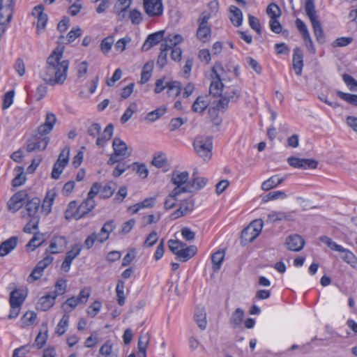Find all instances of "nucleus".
Segmentation results:
<instances>
[{
	"mask_svg": "<svg viewBox=\"0 0 357 357\" xmlns=\"http://www.w3.org/2000/svg\"><path fill=\"white\" fill-rule=\"evenodd\" d=\"M227 73L222 64L216 62L212 68L209 92L214 97H220L216 107L218 110H225L229 102H236L241 97V89L237 86H226Z\"/></svg>",
	"mask_w": 357,
	"mask_h": 357,
	"instance_id": "obj_1",
	"label": "nucleus"
},
{
	"mask_svg": "<svg viewBox=\"0 0 357 357\" xmlns=\"http://www.w3.org/2000/svg\"><path fill=\"white\" fill-rule=\"evenodd\" d=\"M69 64V61L63 59V50L57 47L47 57L40 77L51 86L63 84L67 78Z\"/></svg>",
	"mask_w": 357,
	"mask_h": 357,
	"instance_id": "obj_2",
	"label": "nucleus"
},
{
	"mask_svg": "<svg viewBox=\"0 0 357 357\" xmlns=\"http://www.w3.org/2000/svg\"><path fill=\"white\" fill-rule=\"evenodd\" d=\"M193 146L195 151L204 160L211 159L213 147L212 138L211 137H197L193 142Z\"/></svg>",
	"mask_w": 357,
	"mask_h": 357,
	"instance_id": "obj_3",
	"label": "nucleus"
},
{
	"mask_svg": "<svg viewBox=\"0 0 357 357\" xmlns=\"http://www.w3.org/2000/svg\"><path fill=\"white\" fill-rule=\"evenodd\" d=\"M91 296V289L85 287L79 294L77 297L73 296L67 299L62 305L63 311L68 313L73 311L78 305L86 304Z\"/></svg>",
	"mask_w": 357,
	"mask_h": 357,
	"instance_id": "obj_4",
	"label": "nucleus"
},
{
	"mask_svg": "<svg viewBox=\"0 0 357 357\" xmlns=\"http://www.w3.org/2000/svg\"><path fill=\"white\" fill-rule=\"evenodd\" d=\"M143 9L149 17H160L163 15L162 0H143Z\"/></svg>",
	"mask_w": 357,
	"mask_h": 357,
	"instance_id": "obj_5",
	"label": "nucleus"
},
{
	"mask_svg": "<svg viewBox=\"0 0 357 357\" xmlns=\"http://www.w3.org/2000/svg\"><path fill=\"white\" fill-rule=\"evenodd\" d=\"M14 0H1L0 2V25L7 26L12 20Z\"/></svg>",
	"mask_w": 357,
	"mask_h": 357,
	"instance_id": "obj_6",
	"label": "nucleus"
},
{
	"mask_svg": "<svg viewBox=\"0 0 357 357\" xmlns=\"http://www.w3.org/2000/svg\"><path fill=\"white\" fill-rule=\"evenodd\" d=\"M49 142L50 138L47 137L33 136L27 141L26 151L29 153L34 151H43Z\"/></svg>",
	"mask_w": 357,
	"mask_h": 357,
	"instance_id": "obj_7",
	"label": "nucleus"
},
{
	"mask_svg": "<svg viewBox=\"0 0 357 357\" xmlns=\"http://www.w3.org/2000/svg\"><path fill=\"white\" fill-rule=\"evenodd\" d=\"M28 197L26 190H20L13 195L8 202L7 206L9 211L15 213L22 208L24 201Z\"/></svg>",
	"mask_w": 357,
	"mask_h": 357,
	"instance_id": "obj_8",
	"label": "nucleus"
},
{
	"mask_svg": "<svg viewBox=\"0 0 357 357\" xmlns=\"http://www.w3.org/2000/svg\"><path fill=\"white\" fill-rule=\"evenodd\" d=\"M289 165L295 168L316 169L318 166V162L314 159L298 158L296 157H290L287 159Z\"/></svg>",
	"mask_w": 357,
	"mask_h": 357,
	"instance_id": "obj_9",
	"label": "nucleus"
},
{
	"mask_svg": "<svg viewBox=\"0 0 357 357\" xmlns=\"http://www.w3.org/2000/svg\"><path fill=\"white\" fill-rule=\"evenodd\" d=\"M112 147L116 155H119L122 159L128 158L132 153V149L123 140L117 137L113 139Z\"/></svg>",
	"mask_w": 357,
	"mask_h": 357,
	"instance_id": "obj_10",
	"label": "nucleus"
},
{
	"mask_svg": "<svg viewBox=\"0 0 357 357\" xmlns=\"http://www.w3.org/2000/svg\"><path fill=\"white\" fill-rule=\"evenodd\" d=\"M68 241L64 236H55L50 242V245L46 250V253L56 254L61 252L66 248Z\"/></svg>",
	"mask_w": 357,
	"mask_h": 357,
	"instance_id": "obj_11",
	"label": "nucleus"
},
{
	"mask_svg": "<svg viewBox=\"0 0 357 357\" xmlns=\"http://www.w3.org/2000/svg\"><path fill=\"white\" fill-rule=\"evenodd\" d=\"M285 244L289 250L299 252L303 248L305 241L301 236L294 234L287 238Z\"/></svg>",
	"mask_w": 357,
	"mask_h": 357,
	"instance_id": "obj_12",
	"label": "nucleus"
},
{
	"mask_svg": "<svg viewBox=\"0 0 357 357\" xmlns=\"http://www.w3.org/2000/svg\"><path fill=\"white\" fill-rule=\"evenodd\" d=\"M292 67L297 76H301L303 67V53L302 50L296 47L294 49Z\"/></svg>",
	"mask_w": 357,
	"mask_h": 357,
	"instance_id": "obj_13",
	"label": "nucleus"
},
{
	"mask_svg": "<svg viewBox=\"0 0 357 357\" xmlns=\"http://www.w3.org/2000/svg\"><path fill=\"white\" fill-rule=\"evenodd\" d=\"M40 204V200L38 197L32 198L27 201L25 206L26 214H23V217L26 215L28 217L31 218H39L38 210Z\"/></svg>",
	"mask_w": 357,
	"mask_h": 357,
	"instance_id": "obj_14",
	"label": "nucleus"
},
{
	"mask_svg": "<svg viewBox=\"0 0 357 357\" xmlns=\"http://www.w3.org/2000/svg\"><path fill=\"white\" fill-rule=\"evenodd\" d=\"M95 206V201H89L87 199L84 200L73 215V218L76 220L82 218L86 214L91 211L94 208Z\"/></svg>",
	"mask_w": 357,
	"mask_h": 357,
	"instance_id": "obj_15",
	"label": "nucleus"
},
{
	"mask_svg": "<svg viewBox=\"0 0 357 357\" xmlns=\"http://www.w3.org/2000/svg\"><path fill=\"white\" fill-rule=\"evenodd\" d=\"M44 7L43 5L36 6L33 11L32 15L37 18V29L40 31V29L43 30L45 28L47 22L48 20L47 15L44 13Z\"/></svg>",
	"mask_w": 357,
	"mask_h": 357,
	"instance_id": "obj_16",
	"label": "nucleus"
},
{
	"mask_svg": "<svg viewBox=\"0 0 357 357\" xmlns=\"http://www.w3.org/2000/svg\"><path fill=\"white\" fill-rule=\"evenodd\" d=\"M165 31H159L155 33L149 35L143 47L144 51H147L154 45L158 44L163 40Z\"/></svg>",
	"mask_w": 357,
	"mask_h": 357,
	"instance_id": "obj_17",
	"label": "nucleus"
},
{
	"mask_svg": "<svg viewBox=\"0 0 357 357\" xmlns=\"http://www.w3.org/2000/svg\"><path fill=\"white\" fill-rule=\"evenodd\" d=\"M18 238L12 236L0 244V257H5L13 250L17 245Z\"/></svg>",
	"mask_w": 357,
	"mask_h": 357,
	"instance_id": "obj_18",
	"label": "nucleus"
},
{
	"mask_svg": "<svg viewBox=\"0 0 357 357\" xmlns=\"http://www.w3.org/2000/svg\"><path fill=\"white\" fill-rule=\"evenodd\" d=\"M56 298V294H52V292L47 295L42 296L38 303V309L42 311L48 310L54 305Z\"/></svg>",
	"mask_w": 357,
	"mask_h": 357,
	"instance_id": "obj_19",
	"label": "nucleus"
},
{
	"mask_svg": "<svg viewBox=\"0 0 357 357\" xmlns=\"http://www.w3.org/2000/svg\"><path fill=\"white\" fill-rule=\"evenodd\" d=\"M150 342V335L147 332H142L137 344L138 357L146 356V349Z\"/></svg>",
	"mask_w": 357,
	"mask_h": 357,
	"instance_id": "obj_20",
	"label": "nucleus"
},
{
	"mask_svg": "<svg viewBox=\"0 0 357 357\" xmlns=\"http://www.w3.org/2000/svg\"><path fill=\"white\" fill-rule=\"evenodd\" d=\"M189 173L188 172L174 171L172 174L171 181L176 186H185L188 183Z\"/></svg>",
	"mask_w": 357,
	"mask_h": 357,
	"instance_id": "obj_21",
	"label": "nucleus"
},
{
	"mask_svg": "<svg viewBox=\"0 0 357 357\" xmlns=\"http://www.w3.org/2000/svg\"><path fill=\"white\" fill-rule=\"evenodd\" d=\"M26 297V293L23 290L15 289L10 295V305L20 306L23 304Z\"/></svg>",
	"mask_w": 357,
	"mask_h": 357,
	"instance_id": "obj_22",
	"label": "nucleus"
},
{
	"mask_svg": "<svg viewBox=\"0 0 357 357\" xmlns=\"http://www.w3.org/2000/svg\"><path fill=\"white\" fill-rule=\"evenodd\" d=\"M114 132V126L112 124H108L105 128L102 134L100 133L98 137L96 139V144L98 146H104L105 144L109 141L112 135Z\"/></svg>",
	"mask_w": 357,
	"mask_h": 357,
	"instance_id": "obj_23",
	"label": "nucleus"
},
{
	"mask_svg": "<svg viewBox=\"0 0 357 357\" xmlns=\"http://www.w3.org/2000/svg\"><path fill=\"white\" fill-rule=\"evenodd\" d=\"M192 176L191 181L187 183L188 188L190 189V192L199 190L206 185L208 180L206 178L195 176V173Z\"/></svg>",
	"mask_w": 357,
	"mask_h": 357,
	"instance_id": "obj_24",
	"label": "nucleus"
},
{
	"mask_svg": "<svg viewBox=\"0 0 357 357\" xmlns=\"http://www.w3.org/2000/svg\"><path fill=\"white\" fill-rule=\"evenodd\" d=\"M197 251V248L195 245L187 246L182 248L179 251L177 257L183 261H186L192 257Z\"/></svg>",
	"mask_w": 357,
	"mask_h": 357,
	"instance_id": "obj_25",
	"label": "nucleus"
},
{
	"mask_svg": "<svg viewBox=\"0 0 357 357\" xmlns=\"http://www.w3.org/2000/svg\"><path fill=\"white\" fill-rule=\"evenodd\" d=\"M229 11L231 13L230 20L235 26H240L243 22V13L241 10L234 6L229 7Z\"/></svg>",
	"mask_w": 357,
	"mask_h": 357,
	"instance_id": "obj_26",
	"label": "nucleus"
},
{
	"mask_svg": "<svg viewBox=\"0 0 357 357\" xmlns=\"http://www.w3.org/2000/svg\"><path fill=\"white\" fill-rule=\"evenodd\" d=\"M211 36V29L209 26L199 25L197 30V37L200 41L206 43L210 40Z\"/></svg>",
	"mask_w": 357,
	"mask_h": 357,
	"instance_id": "obj_27",
	"label": "nucleus"
},
{
	"mask_svg": "<svg viewBox=\"0 0 357 357\" xmlns=\"http://www.w3.org/2000/svg\"><path fill=\"white\" fill-rule=\"evenodd\" d=\"M244 317V312L241 308H237L236 310L232 313L230 319H229V323L231 326L236 328L238 326H240L243 322V319Z\"/></svg>",
	"mask_w": 357,
	"mask_h": 357,
	"instance_id": "obj_28",
	"label": "nucleus"
},
{
	"mask_svg": "<svg viewBox=\"0 0 357 357\" xmlns=\"http://www.w3.org/2000/svg\"><path fill=\"white\" fill-rule=\"evenodd\" d=\"M258 236L251 227H247L241 232V242L246 245L252 242Z\"/></svg>",
	"mask_w": 357,
	"mask_h": 357,
	"instance_id": "obj_29",
	"label": "nucleus"
},
{
	"mask_svg": "<svg viewBox=\"0 0 357 357\" xmlns=\"http://www.w3.org/2000/svg\"><path fill=\"white\" fill-rule=\"evenodd\" d=\"M282 220H291V215L282 211H272L267 218V222H275Z\"/></svg>",
	"mask_w": 357,
	"mask_h": 357,
	"instance_id": "obj_30",
	"label": "nucleus"
},
{
	"mask_svg": "<svg viewBox=\"0 0 357 357\" xmlns=\"http://www.w3.org/2000/svg\"><path fill=\"white\" fill-rule=\"evenodd\" d=\"M340 253L342 255L341 258L343 261L350 264L354 268L357 269V257L351 251L344 248V250Z\"/></svg>",
	"mask_w": 357,
	"mask_h": 357,
	"instance_id": "obj_31",
	"label": "nucleus"
},
{
	"mask_svg": "<svg viewBox=\"0 0 357 357\" xmlns=\"http://www.w3.org/2000/svg\"><path fill=\"white\" fill-rule=\"evenodd\" d=\"M195 320L201 330H205L207 325L206 313L204 308L197 309L195 314Z\"/></svg>",
	"mask_w": 357,
	"mask_h": 357,
	"instance_id": "obj_32",
	"label": "nucleus"
},
{
	"mask_svg": "<svg viewBox=\"0 0 357 357\" xmlns=\"http://www.w3.org/2000/svg\"><path fill=\"white\" fill-rule=\"evenodd\" d=\"M317 41L322 43L324 40V33L319 18L310 20Z\"/></svg>",
	"mask_w": 357,
	"mask_h": 357,
	"instance_id": "obj_33",
	"label": "nucleus"
},
{
	"mask_svg": "<svg viewBox=\"0 0 357 357\" xmlns=\"http://www.w3.org/2000/svg\"><path fill=\"white\" fill-rule=\"evenodd\" d=\"M208 105L207 97L199 96L194 102L192 109L195 112L202 113L207 108Z\"/></svg>",
	"mask_w": 357,
	"mask_h": 357,
	"instance_id": "obj_34",
	"label": "nucleus"
},
{
	"mask_svg": "<svg viewBox=\"0 0 357 357\" xmlns=\"http://www.w3.org/2000/svg\"><path fill=\"white\" fill-rule=\"evenodd\" d=\"M183 41V37L179 34L169 35L166 37L162 44L169 49H172Z\"/></svg>",
	"mask_w": 357,
	"mask_h": 357,
	"instance_id": "obj_35",
	"label": "nucleus"
},
{
	"mask_svg": "<svg viewBox=\"0 0 357 357\" xmlns=\"http://www.w3.org/2000/svg\"><path fill=\"white\" fill-rule=\"evenodd\" d=\"M283 181V178H278L277 176H272L262 183L261 189L264 191H268L278 186Z\"/></svg>",
	"mask_w": 357,
	"mask_h": 357,
	"instance_id": "obj_36",
	"label": "nucleus"
},
{
	"mask_svg": "<svg viewBox=\"0 0 357 357\" xmlns=\"http://www.w3.org/2000/svg\"><path fill=\"white\" fill-rule=\"evenodd\" d=\"M166 88H167V93L169 96L176 97L181 93L182 85L179 82L171 81L166 84Z\"/></svg>",
	"mask_w": 357,
	"mask_h": 357,
	"instance_id": "obj_37",
	"label": "nucleus"
},
{
	"mask_svg": "<svg viewBox=\"0 0 357 357\" xmlns=\"http://www.w3.org/2000/svg\"><path fill=\"white\" fill-rule=\"evenodd\" d=\"M319 241L327 245L331 250L342 252L344 248L342 245L337 244L331 238L327 236H321L319 238Z\"/></svg>",
	"mask_w": 357,
	"mask_h": 357,
	"instance_id": "obj_38",
	"label": "nucleus"
},
{
	"mask_svg": "<svg viewBox=\"0 0 357 357\" xmlns=\"http://www.w3.org/2000/svg\"><path fill=\"white\" fill-rule=\"evenodd\" d=\"M225 252L223 251H217L211 256V261L213 263V270L218 272L221 267L222 263L224 260Z\"/></svg>",
	"mask_w": 357,
	"mask_h": 357,
	"instance_id": "obj_39",
	"label": "nucleus"
},
{
	"mask_svg": "<svg viewBox=\"0 0 357 357\" xmlns=\"http://www.w3.org/2000/svg\"><path fill=\"white\" fill-rule=\"evenodd\" d=\"M54 197V192H48L43 200L41 208L45 215H48L51 212V206L53 204Z\"/></svg>",
	"mask_w": 357,
	"mask_h": 357,
	"instance_id": "obj_40",
	"label": "nucleus"
},
{
	"mask_svg": "<svg viewBox=\"0 0 357 357\" xmlns=\"http://www.w3.org/2000/svg\"><path fill=\"white\" fill-rule=\"evenodd\" d=\"M15 171L17 172V174L13 178L12 184L14 187H19L24 183L26 176L24 174V168L22 167H17Z\"/></svg>",
	"mask_w": 357,
	"mask_h": 357,
	"instance_id": "obj_41",
	"label": "nucleus"
},
{
	"mask_svg": "<svg viewBox=\"0 0 357 357\" xmlns=\"http://www.w3.org/2000/svg\"><path fill=\"white\" fill-rule=\"evenodd\" d=\"M169 49L166 46H164L162 43L160 45V52L158 56V59L157 61V66L160 68H163L167 62V51Z\"/></svg>",
	"mask_w": 357,
	"mask_h": 357,
	"instance_id": "obj_42",
	"label": "nucleus"
},
{
	"mask_svg": "<svg viewBox=\"0 0 357 357\" xmlns=\"http://www.w3.org/2000/svg\"><path fill=\"white\" fill-rule=\"evenodd\" d=\"M155 198L150 197L146 198L144 201L136 204L132 208H133V213L138 212L141 208H151L154 206Z\"/></svg>",
	"mask_w": 357,
	"mask_h": 357,
	"instance_id": "obj_43",
	"label": "nucleus"
},
{
	"mask_svg": "<svg viewBox=\"0 0 357 357\" xmlns=\"http://www.w3.org/2000/svg\"><path fill=\"white\" fill-rule=\"evenodd\" d=\"M305 10L310 20L318 18L315 11L314 0H305Z\"/></svg>",
	"mask_w": 357,
	"mask_h": 357,
	"instance_id": "obj_44",
	"label": "nucleus"
},
{
	"mask_svg": "<svg viewBox=\"0 0 357 357\" xmlns=\"http://www.w3.org/2000/svg\"><path fill=\"white\" fill-rule=\"evenodd\" d=\"M167 162V159L165 154L162 152H159L155 155L151 163L155 167L161 168L166 165Z\"/></svg>",
	"mask_w": 357,
	"mask_h": 357,
	"instance_id": "obj_45",
	"label": "nucleus"
},
{
	"mask_svg": "<svg viewBox=\"0 0 357 357\" xmlns=\"http://www.w3.org/2000/svg\"><path fill=\"white\" fill-rule=\"evenodd\" d=\"M116 292L117 296V302L119 305L122 306L125 304V296H124V282L122 280H119L116 284Z\"/></svg>",
	"mask_w": 357,
	"mask_h": 357,
	"instance_id": "obj_46",
	"label": "nucleus"
},
{
	"mask_svg": "<svg viewBox=\"0 0 357 357\" xmlns=\"http://www.w3.org/2000/svg\"><path fill=\"white\" fill-rule=\"evenodd\" d=\"M69 318L70 316L67 314H65L57 324L56 333L59 335H62L66 331L68 326Z\"/></svg>",
	"mask_w": 357,
	"mask_h": 357,
	"instance_id": "obj_47",
	"label": "nucleus"
},
{
	"mask_svg": "<svg viewBox=\"0 0 357 357\" xmlns=\"http://www.w3.org/2000/svg\"><path fill=\"white\" fill-rule=\"evenodd\" d=\"M165 113V109L158 108L152 112H149L146 114L145 119L147 121L151 123V122H153V121H156L157 119H158Z\"/></svg>",
	"mask_w": 357,
	"mask_h": 357,
	"instance_id": "obj_48",
	"label": "nucleus"
},
{
	"mask_svg": "<svg viewBox=\"0 0 357 357\" xmlns=\"http://www.w3.org/2000/svg\"><path fill=\"white\" fill-rule=\"evenodd\" d=\"M137 106L135 102H132L130 105V106L126 109L121 118V121L122 123H125L128 120H130L133 114L137 111Z\"/></svg>",
	"mask_w": 357,
	"mask_h": 357,
	"instance_id": "obj_49",
	"label": "nucleus"
},
{
	"mask_svg": "<svg viewBox=\"0 0 357 357\" xmlns=\"http://www.w3.org/2000/svg\"><path fill=\"white\" fill-rule=\"evenodd\" d=\"M194 200L192 197L188 198L181 202L179 208L184 212L185 214L191 212L194 209Z\"/></svg>",
	"mask_w": 357,
	"mask_h": 357,
	"instance_id": "obj_50",
	"label": "nucleus"
},
{
	"mask_svg": "<svg viewBox=\"0 0 357 357\" xmlns=\"http://www.w3.org/2000/svg\"><path fill=\"white\" fill-rule=\"evenodd\" d=\"M168 245L169 250L177 256L181 249L185 246V243L178 240L171 239L168 241Z\"/></svg>",
	"mask_w": 357,
	"mask_h": 357,
	"instance_id": "obj_51",
	"label": "nucleus"
},
{
	"mask_svg": "<svg viewBox=\"0 0 357 357\" xmlns=\"http://www.w3.org/2000/svg\"><path fill=\"white\" fill-rule=\"evenodd\" d=\"M337 95L347 102L357 106V95L347 93L340 91H337Z\"/></svg>",
	"mask_w": 357,
	"mask_h": 357,
	"instance_id": "obj_52",
	"label": "nucleus"
},
{
	"mask_svg": "<svg viewBox=\"0 0 357 357\" xmlns=\"http://www.w3.org/2000/svg\"><path fill=\"white\" fill-rule=\"evenodd\" d=\"M266 13L271 18H278L281 15V10L279 6L274 3H271L268 6Z\"/></svg>",
	"mask_w": 357,
	"mask_h": 357,
	"instance_id": "obj_53",
	"label": "nucleus"
},
{
	"mask_svg": "<svg viewBox=\"0 0 357 357\" xmlns=\"http://www.w3.org/2000/svg\"><path fill=\"white\" fill-rule=\"evenodd\" d=\"M116 190V184L114 183H109L101 188L100 194L103 198L110 197Z\"/></svg>",
	"mask_w": 357,
	"mask_h": 357,
	"instance_id": "obj_54",
	"label": "nucleus"
},
{
	"mask_svg": "<svg viewBox=\"0 0 357 357\" xmlns=\"http://www.w3.org/2000/svg\"><path fill=\"white\" fill-rule=\"evenodd\" d=\"M187 122L186 119H183L180 117L173 118L171 119L169 123V128L171 132H173L177 129H178L181 126Z\"/></svg>",
	"mask_w": 357,
	"mask_h": 357,
	"instance_id": "obj_55",
	"label": "nucleus"
},
{
	"mask_svg": "<svg viewBox=\"0 0 357 357\" xmlns=\"http://www.w3.org/2000/svg\"><path fill=\"white\" fill-rule=\"evenodd\" d=\"M66 280L63 279H59L55 284V291H52V294H56V297L59 295H63L66 291Z\"/></svg>",
	"mask_w": 357,
	"mask_h": 357,
	"instance_id": "obj_56",
	"label": "nucleus"
},
{
	"mask_svg": "<svg viewBox=\"0 0 357 357\" xmlns=\"http://www.w3.org/2000/svg\"><path fill=\"white\" fill-rule=\"evenodd\" d=\"M128 18L133 24H139L143 20L142 13L136 8L130 11Z\"/></svg>",
	"mask_w": 357,
	"mask_h": 357,
	"instance_id": "obj_57",
	"label": "nucleus"
},
{
	"mask_svg": "<svg viewBox=\"0 0 357 357\" xmlns=\"http://www.w3.org/2000/svg\"><path fill=\"white\" fill-rule=\"evenodd\" d=\"M82 250V245L79 244H75L73 246L72 249L66 253L65 257L66 259L73 261V260L77 257Z\"/></svg>",
	"mask_w": 357,
	"mask_h": 357,
	"instance_id": "obj_58",
	"label": "nucleus"
},
{
	"mask_svg": "<svg viewBox=\"0 0 357 357\" xmlns=\"http://www.w3.org/2000/svg\"><path fill=\"white\" fill-rule=\"evenodd\" d=\"M131 167L133 171H137V173L139 174V176L142 177L143 178L147 177L149 171L145 165H139L138 163L135 162L131 165Z\"/></svg>",
	"mask_w": 357,
	"mask_h": 357,
	"instance_id": "obj_59",
	"label": "nucleus"
},
{
	"mask_svg": "<svg viewBox=\"0 0 357 357\" xmlns=\"http://www.w3.org/2000/svg\"><path fill=\"white\" fill-rule=\"evenodd\" d=\"M66 165L56 161L53 166L51 176L53 179H58Z\"/></svg>",
	"mask_w": 357,
	"mask_h": 357,
	"instance_id": "obj_60",
	"label": "nucleus"
},
{
	"mask_svg": "<svg viewBox=\"0 0 357 357\" xmlns=\"http://www.w3.org/2000/svg\"><path fill=\"white\" fill-rule=\"evenodd\" d=\"M286 197V194L282 191H275V192H271L265 195L262 201L264 202H268L271 200L277 199L279 198H284Z\"/></svg>",
	"mask_w": 357,
	"mask_h": 357,
	"instance_id": "obj_61",
	"label": "nucleus"
},
{
	"mask_svg": "<svg viewBox=\"0 0 357 357\" xmlns=\"http://www.w3.org/2000/svg\"><path fill=\"white\" fill-rule=\"evenodd\" d=\"M43 242V239L42 235L40 234H36L30 240V241L27 243L26 247H32V251L35 250V248L40 246Z\"/></svg>",
	"mask_w": 357,
	"mask_h": 357,
	"instance_id": "obj_62",
	"label": "nucleus"
},
{
	"mask_svg": "<svg viewBox=\"0 0 357 357\" xmlns=\"http://www.w3.org/2000/svg\"><path fill=\"white\" fill-rule=\"evenodd\" d=\"M114 43V38L112 36H109L104 38L100 44V49L103 53H108Z\"/></svg>",
	"mask_w": 357,
	"mask_h": 357,
	"instance_id": "obj_63",
	"label": "nucleus"
},
{
	"mask_svg": "<svg viewBox=\"0 0 357 357\" xmlns=\"http://www.w3.org/2000/svg\"><path fill=\"white\" fill-rule=\"evenodd\" d=\"M342 78L346 84L349 87L351 91H355L357 88V81L351 75L344 74Z\"/></svg>",
	"mask_w": 357,
	"mask_h": 357,
	"instance_id": "obj_64",
	"label": "nucleus"
}]
</instances>
